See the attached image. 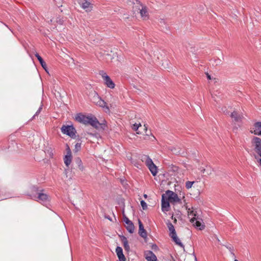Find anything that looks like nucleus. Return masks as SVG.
<instances>
[{
    "mask_svg": "<svg viewBox=\"0 0 261 261\" xmlns=\"http://www.w3.org/2000/svg\"><path fill=\"white\" fill-rule=\"evenodd\" d=\"M91 100L96 105L102 108H106L109 110V108L107 106V103L101 98L97 93L95 92L94 93Z\"/></svg>",
    "mask_w": 261,
    "mask_h": 261,
    "instance_id": "1a4fd4ad",
    "label": "nucleus"
},
{
    "mask_svg": "<svg viewBox=\"0 0 261 261\" xmlns=\"http://www.w3.org/2000/svg\"><path fill=\"white\" fill-rule=\"evenodd\" d=\"M150 135L154 139H155V137L151 134H150Z\"/></svg>",
    "mask_w": 261,
    "mask_h": 261,
    "instance_id": "ea45409f",
    "label": "nucleus"
},
{
    "mask_svg": "<svg viewBox=\"0 0 261 261\" xmlns=\"http://www.w3.org/2000/svg\"><path fill=\"white\" fill-rule=\"evenodd\" d=\"M77 164L79 169L82 171H83L84 170V167L83 166L82 162L81 160L79 161Z\"/></svg>",
    "mask_w": 261,
    "mask_h": 261,
    "instance_id": "393cba45",
    "label": "nucleus"
},
{
    "mask_svg": "<svg viewBox=\"0 0 261 261\" xmlns=\"http://www.w3.org/2000/svg\"><path fill=\"white\" fill-rule=\"evenodd\" d=\"M188 216L190 218V221L192 223H194L195 219H198V216L196 211L193 209L191 210L190 208H188Z\"/></svg>",
    "mask_w": 261,
    "mask_h": 261,
    "instance_id": "4468645a",
    "label": "nucleus"
},
{
    "mask_svg": "<svg viewBox=\"0 0 261 261\" xmlns=\"http://www.w3.org/2000/svg\"><path fill=\"white\" fill-rule=\"evenodd\" d=\"M32 199L43 205L46 204L49 201L48 195L43 193H39L37 197L34 196Z\"/></svg>",
    "mask_w": 261,
    "mask_h": 261,
    "instance_id": "9d476101",
    "label": "nucleus"
},
{
    "mask_svg": "<svg viewBox=\"0 0 261 261\" xmlns=\"http://www.w3.org/2000/svg\"><path fill=\"white\" fill-rule=\"evenodd\" d=\"M81 7L86 12H91L93 9L92 0H79Z\"/></svg>",
    "mask_w": 261,
    "mask_h": 261,
    "instance_id": "6e6552de",
    "label": "nucleus"
},
{
    "mask_svg": "<svg viewBox=\"0 0 261 261\" xmlns=\"http://www.w3.org/2000/svg\"><path fill=\"white\" fill-rule=\"evenodd\" d=\"M116 252L120 261H126V258L123 253L121 247L119 246L117 247L116 248Z\"/></svg>",
    "mask_w": 261,
    "mask_h": 261,
    "instance_id": "f3484780",
    "label": "nucleus"
},
{
    "mask_svg": "<svg viewBox=\"0 0 261 261\" xmlns=\"http://www.w3.org/2000/svg\"><path fill=\"white\" fill-rule=\"evenodd\" d=\"M61 131L64 134H66L71 138H76V130L72 125H63L61 127Z\"/></svg>",
    "mask_w": 261,
    "mask_h": 261,
    "instance_id": "0eeeda50",
    "label": "nucleus"
},
{
    "mask_svg": "<svg viewBox=\"0 0 261 261\" xmlns=\"http://www.w3.org/2000/svg\"><path fill=\"white\" fill-rule=\"evenodd\" d=\"M63 20L61 18L59 19V21L57 20V22H58L60 24H62L63 23Z\"/></svg>",
    "mask_w": 261,
    "mask_h": 261,
    "instance_id": "c9c22d12",
    "label": "nucleus"
},
{
    "mask_svg": "<svg viewBox=\"0 0 261 261\" xmlns=\"http://www.w3.org/2000/svg\"><path fill=\"white\" fill-rule=\"evenodd\" d=\"M204 171H205V169H203V168L201 169V172H202V173H204Z\"/></svg>",
    "mask_w": 261,
    "mask_h": 261,
    "instance_id": "4c0bfd02",
    "label": "nucleus"
},
{
    "mask_svg": "<svg viewBox=\"0 0 261 261\" xmlns=\"http://www.w3.org/2000/svg\"><path fill=\"white\" fill-rule=\"evenodd\" d=\"M234 261H239V260L237 259H235Z\"/></svg>",
    "mask_w": 261,
    "mask_h": 261,
    "instance_id": "79ce46f5",
    "label": "nucleus"
},
{
    "mask_svg": "<svg viewBox=\"0 0 261 261\" xmlns=\"http://www.w3.org/2000/svg\"><path fill=\"white\" fill-rule=\"evenodd\" d=\"M108 87L111 88V89H113L114 88L115 86V83H104Z\"/></svg>",
    "mask_w": 261,
    "mask_h": 261,
    "instance_id": "a878e982",
    "label": "nucleus"
},
{
    "mask_svg": "<svg viewBox=\"0 0 261 261\" xmlns=\"http://www.w3.org/2000/svg\"><path fill=\"white\" fill-rule=\"evenodd\" d=\"M42 106H41L39 109L38 110V111L36 112V114L34 115V117L35 116H37L41 112V110H42Z\"/></svg>",
    "mask_w": 261,
    "mask_h": 261,
    "instance_id": "473e14b6",
    "label": "nucleus"
},
{
    "mask_svg": "<svg viewBox=\"0 0 261 261\" xmlns=\"http://www.w3.org/2000/svg\"><path fill=\"white\" fill-rule=\"evenodd\" d=\"M35 55L36 57L37 58V59L38 60V61H39V62H40L42 61L43 59L41 57V56L38 53L35 54Z\"/></svg>",
    "mask_w": 261,
    "mask_h": 261,
    "instance_id": "c85d7f7f",
    "label": "nucleus"
},
{
    "mask_svg": "<svg viewBox=\"0 0 261 261\" xmlns=\"http://www.w3.org/2000/svg\"><path fill=\"white\" fill-rule=\"evenodd\" d=\"M133 11L134 13H139L143 20H147L149 18L148 8L138 0L133 2Z\"/></svg>",
    "mask_w": 261,
    "mask_h": 261,
    "instance_id": "f257e3e1",
    "label": "nucleus"
},
{
    "mask_svg": "<svg viewBox=\"0 0 261 261\" xmlns=\"http://www.w3.org/2000/svg\"><path fill=\"white\" fill-rule=\"evenodd\" d=\"M75 119L80 123L90 125L95 128H98L100 125L97 119L93 116H86L79 114L75 116Z\"/></svg>",
    "mask_w": 261,
    "mask_h": 261,
    "instance_id": "f03ea898",
    "label": "nucleus"
},
{
    "mask_svg": "<svg viewBox=\"0 0 261 261\" xmlns=\"http://www.w3.org/2000/svg\"><path fill=\"white\" fill-rule=\"evenodd\" d=\"M231 252V253L234 256V254L233 252V248L231 246H227L226 247Z\"/></svg>",
    "mask_w": 261,
    "mask_h": 261,
    "instance_id": "7c9ffc66",
    "label": "nucleus"
},
{
    "mask_svg": "<svg viewBox=\"0 0 261 261\" xmlns=\"http://www.w3.org/2000/svg\"><path fill=\"white\" fill-rule=\"evenodd\" d=\"M144 197H145V198H146V197H147V195L145 194V195H144Z\"/></svg>",
    "mask_w": 261,
    "mask_h": 261,
    "instance_id": "a19ab883",
    "label": "nucleus"
},
{
    "mask_svg": "<svg viewBox=\"0 0 261 261\" xmlns=\"http://www.w3.org/2000/svg\"><path fill=\"white\" fill-rule=\"evenodd\" d=\"M144 129L145 130V133H146V135L147 136H149V135L147 134V126L146 124H144Z\"/></svg>",
    "mask_w": 261,
    "mask_h": 261,
    "instance_id": "f704fd0d",
    "label": "nucleus"
},
{
    "mask_svg": "<svg viewBox=\"0 0 261 261\" xmlns=\"http://www.w3.org/2000/svg\"><path fill=\"white\" fill-rule=\"evenodd\" d=\"M172 219L174 220V223H176L177 222V220L175 218H173V216H172Z\"/></svg>",
    "mask_w": 261,
    "mask_h": 261,
    "instance_id": "e433bc0d",
    "label": "nucleus"
},
{
    "mask_svg": "<svg viewBox=\"0 0 261 261\" xmlns=\"http://www.w3.org/2000/svg\"><path fill=\"white\" fill-rule=\"evenodd\" d=\"M205 74L206 75V77H207V79L208 80H216L215 78L211 77V76L208 73H206Z\"/></svg>",
    "mask_w": 261,
    "mask_h": 261,
    "instance_id": "c756f323",
    "label": "nucleus"
},
{
    "mask_svg": "<svg viewBox=\"0 0 261 261\" xmlns=\"http://www.w3.org/2000/svg\"><path fill=\"white\" fill-rule=\"evenodd\" d=\"M141 205L143 210H146L147 208V204L144 200L141 201Z\"/></svg>",
    "mask_w": 261,
    "mask_h": 261,
    "instance_id": "bb28decb",
    "label": "nucleus"
},
{
    "mask_svg": "<svg viewBox=\"0 0 261 261\" xmlns=\"http://www.w3.org/2000/svg\"><path fill=\"white\" fill-rule=\"evenodd\" d=\"M99 74L101 75L103 80L106 82H112L110 77L103 71H100Z\"/></svg>",
    "mask_w": 261,
    "mask_h": 261,
    "instance_id": "4be33fe9",
    "label": "nucleus"
},
{
    "mask_svg": "<svg viewBox=\"0 0 261 261\" xmlns=\"http://www.w3.org/2000/svg\"><path fill=\"white\" fill-rule=\"evenodd\" d=\"M139 233L141 237L143 238H146L147 237V232L146 230L144 228L143 225L141 221V220H139Z\"/></svg>",
    "mask_w": 261,
    "mask_h": 261,
    "instance_id": "2eb2a0df",
    "label": "nucleus"
},
{
    "mask_svg": "<svg viewBox=\"0 0 261 261\" xmlns=\"http://www.w3.org/2000/svg\"><path fill=\"white\" fill-rule=\"evenodd\" d=\"M170 202L163 194L162 196V210L163 212H168L170 210Z\"/></svg>",
    "mask_w": 261,
    "mask_h": 261,
    "instance_id": "f8f14e48",
    "label": "nucleus"
},
{
    "mask_svg": "<svg viewBox=\"0 0 261 261\" xmlns=\"http://www.w3.org/2000/svg\"><path fill=\"white\" fill-rule=\"evenodd\" d=\"M141 124L140 123L139 124H137V123H135L133 125V129L136 132H137V133L138 134H140L141 133L138 131V128L139 127H141Z\"/></svg>",
    "mask_w": 261,
    "mask_h": 261,
    "instance_id": "5701e85b",
    "label": "nucleus"
},
{
    "mask_svg": "<svg viewBox=\"0 0 261 261\" xmlns=\"http://www.w3.org/2000/svg\"><path fill=\"white\" fill-rule=\"evenodd\" d=\"M81 143H77L75 144V148L78 149V150L81 148Z\"/></svg>",
    "mask_w": 261,
    "mask_h": 261,
    "instance_id": "2f4dec72",
    "label": "nucleus"
},
{
    "mask_svg": "<svg viewBox=\"0 0 261 261\" xmlns=\"http://www.w3.org/2000/svg\"><path fill=\"white\" fill-rule=\"evenodd\" d=\"M221 110L222 111V112L225 113V114H227L228 113L227 111H226V107H224V108H222Z\"/></svg>",
    "mask_w": 261,
    "mask_h": 261,
    "instance_id": "72a5a7b5",
    "label": "nucleus"
},
{
    "mask_svg": "<svg viewBox=\"0 0 261 261\" xmlns=\"http://www.w3.org/2000/svg\"><path fill=\"white\" fill-rule=\"evenodd\" d=\"M230 117L236 122L241 121L243 116L239 114L237 112L233 111L231 113Z\"/></svg>",
    "mask_w": 261,
    "mask_h": 261,
    "instance_id": "aec40b11",
    "label": "nucleus"
},
{
    "mask_svg": "<svg viewBox=\"0 0 261 261\" xmlns=\"http://www.w3.org/2000/svg\"><path fill=\"white\" fill-rule=\"evenodd\" d=\"M167 227L169 231V236L171 238L173 241H174L176 244L184 248V245L181 243L180 240L177 237L175 228L171 222L168 220L166 222Z\"/></svg>",
    "mask_w": 261,
    "mask_h": 261,
    "instance_id": "20e7f679",
    "label": "nucleus"
},
{
    "mask_svg": "<svg viewBox=\"0 0 261 261\" xmlns=\"http://www.w3.org/2000/svg\"><path fill=\"white\" fill-rule=\"evenodd\" d=\"M194 183H195V181H187L186 183V188L188 189L191 188L192 187Z\"/></svg>",
    "mask_w": 261,
    "mask_h": 261,
    "instance_id": "b1692460",
    "label": "nucleus"
},
{
    "mask_svg": "<svg viewBox=\"0 0 261 261\" xmlns=\"http://www.w3.org/2000/svg\"><path fill=\"white\" fill-rule=\"evenodd\" d=\"M215 238L217 239V240L218 241V242H220V240L218 238V237L217 236H216Z\"/></svg>",
    "mask_w": 261,
    "mask_h": 261,
    "instance_id": "58836bf2",
    "label": "nucleus"
},
{
    "mask_svg": "<svg viewBox=\"0 0 261 261\" xmlns=\"http://www.w3.org/2000/svg\"><path fill=\"white\" fill-rule=\"evenodd\" d=\"M195 222H194L193 224L195 226L198 228L200 230H202L205 228L204 224L202 223V219H200L199 217L198 218V219L195 220Z\"/></svg>",
    "mask_w": 261,
    "mask_h": 261,
    "instance_id": "6ab92c4d",
    "label": "nucleus"
},
{
    "mask_svg": "<svg viewBox=\"0 0 261 261\" xmlns=\"http://www.w3.org/2000/svg\"><path fill=\"white\" fill-rule=\"evenodd\" d=\"M124 221L126 224V228L128 230V231L130 233H133L135 229V226L133 223V222L129 220V219L124 216Z\"/></svg>",
    "mask_w": 261,
    "mask_h": 261,
    "instance_id": "ddd939ff",
    "label": "nucleus"
},
{
    "mask_svg": "<svg viewBox=\"0 0 261 261\" xmlns=\"http://www.w3.org/2000/svg\"><path fill=\"white\" fill-rule=\"evenodd\" d=\"M40 64L41 65L42 67L46 70V63L42 60L41 62H40Z\"/></svg>",
    "mask_w": 261,
    "mask_h": 261,
    "instance_id": "cd10ccee",
    "label": "nucleus"
},
{
    "mask_svg": "<svg viewBox=\"0 0 261 261\" xmlns=\"http://www.w3.org/2000/svg\"><path fill=\"white\" fill-rule=\"evenodd\" d=\"M250 132L255 135L261 136V122H256L250 128Z\"/></svg>",
    "mask_w": 261,
    "mask_h": 261,
    "instance_id": "9b49d317",
    "label": "nucleus"
},
{
    "mask_svg": "<svg viewBox=\"0 0 261 261\" xmlns=\"http://www.w3.org/2000/svg\"><path fill=\"white\" fill-rule=\"evenodd\" d=\"M121 241L123 243L124 248L126 251H129V246L128 243V241L127 238L124 236L121 237Z\"/></svg>",
    "mask_w": 261,
    "mask_h": 261,
    "instance_id": "412c9836",
    "label": "nucleus"
},
{
    "mask_svg": "<svg viewBox=\"0 0 261 261\" xmlns=\"http://www.w3.org/2000/svg\"><path fill=\"white\" fill-rule=\"evenodd\" d=\"M163 195L171 203H181V200L178 198L177 194L173 191L168 190Z\"/></svg>",
    "mask_w": 261,
    "mask_h": 261,
    "instance_id": "423d86ee",
    "label": "nucleus"
},
{
    "mask_svg": "<svg viewBox=\"0 0 261 261\" xmlns=\"http://www.w3.org/2000/svg\"><path fill=\"white\" fill-rule=\"evenodd\" d=\"M142 161L145 162V165L153 176H155L158 173L156 166L153 163L152 160L149 156L144 155L142 156Z\"/></svg>",
    "mask_w": 261,
    "mask_h": 261,
    "instance_id": "39448f33",
    "label": "nucleus"
},
{
    "mask_svg": "<svg viewBox=\"0 0 261 261\" xmlns=\"http://www.w3.org/2000/svg\"><path fill=\"white\" fill-rule=\"evenodd\" d=\"M72 161V155L70 150L69 149L68 151L67 152V154L64 156V162L65 165L67 167H69V165L71 164Z\"/></svg>",
    "mask_w": 261,
    "mask_h": 261,
    "instance_id": "a211bd4d",
    "label": "nucleus"
},
{
    "mask_svg": "<svg viewBox=\"0 0 261 261\" xmlns=\"http://www.w3.org/2000/svg\"><path fill=\"white\" fill-rule=\"evenodd\" d=\"M145 258L148 261H156V257L151 251H147L145 252Z\"/></svg>",
    "mask_w": 261,
    "mask_h": 261,
    "instance_id": "dca6fc26",
    "label": "nucleus"
},
{
    "mask_svg": "<svg viewBox=\"0 0 261 261\" xmlns=\"http://www.w3.org/2000/svg\"><path fill=\"white\" fill-rule=\"evenodd\" d=\"M251 147L254 158L258 162L261 159V138L253 136L251 140Z\"/></svg>",
    "mask_w": 261,
    "mask_h": 261,
    "instance_id": "7ed1b4c3",
    "label": "nucleus"
}]
</instances>
